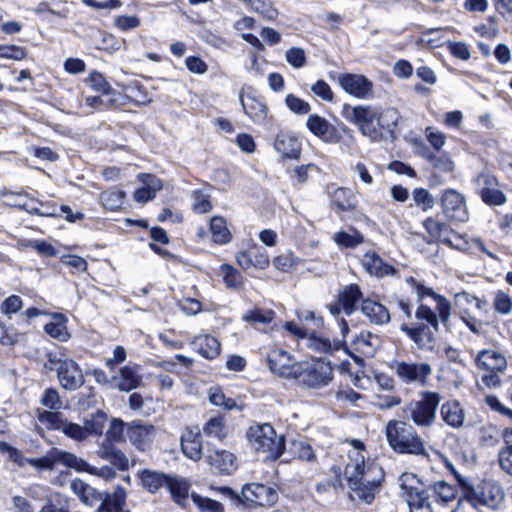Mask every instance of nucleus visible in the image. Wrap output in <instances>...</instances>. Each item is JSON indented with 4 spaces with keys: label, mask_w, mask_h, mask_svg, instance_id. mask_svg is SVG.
<instances>
[{
    "label": "nucleus",
    "mask_w": 512,
    "mask_h": 512,
    "mask_svg": "<svg viewBox=\"0 0 512 512\" xmlns=\"http://www.w3.org/2000/svg\"><path fill=\"white\" fill-rule=\"evenodd\" d=\"M350 445L349 461L344 470L350 499L371 504L379 493L385 476L384 471L374 460H365L364 444L361 441L354 439Z\"/></svg>",
    "instance_id": "obj_1"
},
{
    "label": "nucleus",
    "mask_w": 512,
    "mask_h": 512,
    "mask_svg": "<svg viewBox=\"0 0 512 512\" xmlns=\"http://www.w3.org/2000/svg\"><path fill=\"white\" fill-rule=\"evenodd\" d=\"M341 115L350 123L357 125L360 132L372 141H379L384 137L395 139V132L401 120L396 108L372 105L344 104Z\"/></svg>",
    "instance_id": "obj_2"
},
{
    "label": "nucleus",
    "mask_w": 512,
    "mask_h": 512,
    "mask_svg": "<svg viewBox=\"0 0 512 512\" xmlns=\"http://www.w3.org/2000/svg\"><path fill=\"white\" fill-rule=\"evenodd\" d=\"M385 435L389 446L396 453L428 456L422 437L406 421L390 420Z\"/></svg>",
    "instance_id": "obj_3"
},
{
    "label": "nucleus",
    "mask_w": 512,
    "mask_h": 512,
    "mask_svg": "<svg viewBox=\"0 0 512 512\" xmlns=\"http://www.w3.org/2000/svg\"><path fill=\"white\" fill-rule=\"evenodd\" d=\"M246 436L251 447L258 452L265 453L267 459H277L284 452L283 435H278L269 423L250 426Z\"/></svg>",
    "instance_id": "obj_4"
},
{
    "label": "nucleus",
    "mask_w": 512,
    "mask_h": 512,
    "mask_svg": "<svg viewBox=\"0 0 512 512\" xmlns=\"http://www.w3.org/2000/svg\"><path fill=\"white\" fill-rule=\"evenodd\" d=\"M441 399V395L437 392H421L420 399L413 400L405 406L403 412L406 419L412 421L419 428L433 426Z\"/></svg>",
    "instance_id": "obj_5"
},
{
    "label": "nucleus",
    "mask_w": 512,
    "mask_h": 512,
    "mask_svg": "<svg viewBox=\"0 0 512 512\" xmlns=\"http://www.w3.org/2000/svg\"><path fill=\"white\" fill-rule=\"evenodd\" d=\"M295 369L294 379L309 388L325 387L333 379V368L329 362L323 359L300 362Z\"/></svg>",
    "instance_id": "obj_6"
},
{
    "label": "nucleus",
    "mask_w": 512,
    "mask_h": 512,
    "mask_svg": "<svg viewBox=\"0 0 512 512\" xmlns=\"http://www.w3.org/2000/svg\"><path fill=\"white\" fill-rule=\"evenodd\" d=\"M504 498L505 493L501 485L491 479L482 480L477 485L473 484L465 497L475 508L485 506L492 510L499 509Z\"/></svg>",
    "instance_id": "obj_7"
},
{
    "label": "nucleus",
    "mask_w": 512,
    "mask_h": 512,
    "mask_svg": "<svg viewBox=\"0 0 512 512\" xmlns=\"http://www.w3.org/2000/svg\"><path fill=\"white\" fill-rule=\"evenodd\" d=\"M37 418L47 429L61 431L65 436L74 441L82 442L87 439L84 426L69 421L60 412L44 410L38 413Z\"/></svg>",
    "instance_id": "obj_8"
},
{
    "label": "nucleus",
    "mask_w": 512,
    "mask_h": 512,
    "mask_svg": "<svg viewBox=\"0 0 512 512\" xmlns=\"http://www.w3.org/2000/svg\"><path fill=\"white\" fill-rule=\"evenodd\" d=\"M156 433L155 426L143 420L128 422L127 440L138 451L145 452L150 450Z\"/></svg>",
    "instance_id": "obj_9"
},
{
    "label": "nucleus",
    "mask_w": 512,
    "mask_h": 512,
    "mask_svg": "<svg viewBox=\"0 0 512 512\" xmlns=\"http://www.w3.org/2000/svg\"><path fill=\"white\" fill-rule=\"evenodd\" d=\"M440 203L447 218L458 222L468 220L465 196L457 190L445 189L441 194Z\"/></svg>",
    "instance_id": "obj_10"
},
{
    "label": "nucleus",
    "mask_w": 512,
    "mask_h": 512,
    "mask_svg": "<svg viewBox=\"0 0 512 512\" xmlns=\"http://www.w3.org/2000/svg\"><path fill=\"white\" fill-rule=\"evenodd\" d=\"M396 375L406 384L419 383L425 385L432 373L430 364L420 362H396L394 366Z\"/></svg>",
    "instance_id": "obj_11"
},
{
    "label": "nucleus",
    "mask_w": 512,
    "mask_h": 512,
    "mask_svg": "<svg viewBox=\"0 0 512 512\" xmlns=\"http://www.w3.org/2000/svg\"><path fill=\"white\" fill-rule=\"evenodd\" d=\"M267 362L271 372L288 379H294L295 368L300 362L282 348H274L267 355Z\"/></svg>",
    "instance_id": "obj_12"
},
{
    "label": "nucleus",
    "mask_w": 512,
    "mask_h": 512,
    "mask_svg": "<svg viewBox=\"0 0 512 512\" xmlns=\"http://www.w3.org/2000/svg\"><path fill=\"white\" fill-rule=\"evenodd\" d=\"M342 89L358 99H368L373 95V83L367 77L360 74L346 73L338 77Z\"/></svg>",
    "instance_id": "obj_13"
},
{
    "label": "nucleus",
    "mask_w": 512,
    "mask_h": 512,
    "mask_svg": "<svg viewBox=\"0 0 512 512\" xmlns=\"http://www.w3.org/2000/svg\"><path fill=\"white\" fill-rule=\"evenodd\" d=\"M362 298V291L358 284L352 283L344 286L337 295V302L329 306L331 314L337 316L342 311L351 315L356 310V304Z\"/></svg>",
    "instance_id": "obj_14"
},
{
    "label": "nucleus",
    "mask_w": 512,
    "mask_h": 512,
    "mask_svg": "<svg viewBox=\"0 0 512 512\" xmlns=\"http://www.w3.org/2000/svg\"><path fill=\"white\" fill-rule=\"evenodd\" d=\"M407 283L416 294L417 301L421 302L426 297H431L436 301V310L442 322H447L451 313V304L443 296L438 295L432 288L416 281L413 277L407 278Z\"/></svg>",
    "instance_id": "obj_15"
},
{
    "label": "nucleus",
    "mask_w": 512,
    "mask_h": 512,
    "mask_svg": "<svg viewBox=\"0 0 512 512\" xmlns=\"http://www.w3.org/2000/svg\"><path fill=\"white\" fill-rule=\"evenodd\" d=\"M57 377L61 387L68 391L80 388L85 382L82 370L72 359L62 362V365L57 367Z\"/></svg>",
    "instance_id": "obj_16"
},
{
    "label": "nucleus",
    "mask_w": 512,
    "mask_h": 512,
    "mask_svg": "<svg viewBox=\"0 0 512 512\" xmlns=\"http://www.w3.org/2000/svg\"><path fill=\"white\" fill-rule=\"evenodd\" d=\"M242 498L258 506H269L277 501L278 494L271 487L252 483L242 488Z\"/></svg>",
    "instance_id": "obj_17"
},
{
    "label": "nucleus",
    "mask_w": 512,
    "mask_h": 512,
    "mask_svg": "<svg viewBox=\"0 0 512 512\" xmlns=\"http://www.w3.org/2000/svg\"><path fill=\"white\" fill-rule=\"evenodd\" d=\"M401 330L404 331L420 349H431L435 342V330L426 326L424 323H417L415 326L403 324Z\"/></svg>",
    "instance_id": "obj_18"
},
{
    "label": "nucleus",
    "mask_w": 512,
    "mask_h": 512,
    "mask_svg": "<svg viewBox=\"0 0 512 512\" xmlns=\"http://www.w3.org/2000/svg\"><path fill=\"white\" fill-rule=\"evenodd\" d=\"M362 266L366 272L377 278L396 275L397 270L386 263L376 252L368 251L362 259Z\"/></svg>",
    "instance_id": "obj_19"
},
{
    "label": "nucleus",
    "mask_w": 512,
    "mask_h": 512,
    "mask_svg": "<svg viewBox=\"0 0 512 512\" xmlns=\"http://www.w3.org/2000/svg\"><path fill=\"white\" fill-rule=\"evenodd\" d=\"M206 460L209 465L220 473L231 474L237 468L236 456L227 450H208Z\"/></svg>",
    "instance_id": "obj_20"
},
{
    "label": "nucleus",
    "mask_w": 512,
    "mask_h": 512,
    "mask_svg": "<svg viewBox=\"0 0 512 512\" xmlns=\"http://www.w3.org/2000/svg\"><path fill=\"white\" fill-rule=\"evenodd\" d=\"M181 450L183 454L191 460L198 461L202 457V436L200 430L196 428L186 429L181 435Z\"/></svg>",
    "instance_id": "obj_21"
},
{
    "label": "nucleus",
    "mask_w": 512,
    "mask_h": 512,
    "mask_svg": "<svg viewBox=\"0 0 512 512\" xmlns=\"http://www.w3.org/2000/svg\"><path fill=\"white\" fill-rule=\"evenodd\" d=\"M114 442L115 441L105 438L99 445L97 455L100 458L109 461L118 469L127 470L129 467V459L115 446Z\"/></svg>",
    "instance_id": "obj_22"
},
{
    "label": "nucleus",
    "mask_w": 512,
    "mask_h": 512,
    "mask_svg": "<svg viewBox=\"0 0 512 512\" xmlns=\"http://www.w3.org/2000/svg\"><path fill=\"white\" fill-rule=\"evenodd\" d=\"M274 148L284 158L297 160L301 155V143L288 133L279 132L274 140Z\"/></svg>",
    "instance_id": "obj_23"
},
{
    "label": "nucleus",
    "mask_w": 512,
    "mask_h": 512,
    "mask_svg": "<svg viewBox=\"0 0 512 512\" xmlns=\"http://www.w3.org/2000/svg\"><path fill=\"white\" fill-rule=\"evenodd\" d=\"M404 488L409 489L407 502L410 512H433L429 495L422 484L419 486L404 484Z\"/></svg>",
    "instance_id": "obj_24"
},
{
    "label": "nucleus",
    "mask_w": 512,
    "mask_h": 512,
    "mask_svg": "<svg viewBox=\"0 0 512 512\" xmlns=\"http://www.w3.org/2000/svg\"><path fill=\"white\" fill-rule=\"evenodd\" d=\"M363 315L375 325L386 324L390 321L388 309L381 303L372 299H363L361 304Z\"/></svg>",
    "instance_id": "obj_25"
},
{
    "label": "nucleus",
    "mask_w": 512,
    "mask_h": 512,
    "mask_svg": "<svg viewBox=\"0 0 512 512\" xmlns=\"http://www.w3.org/2000/svg\"><path fill=\"white\" fill-rule=\"evenodd\" d=\"M440 416L452 428H461L465 421V411L456 400H448L441 405Z\"/></svg>",
    "instance_id": "obj_26"
},
{
    "label": "nucleus",
    "mask_w": 512,
    "mask_h": 512,
    "mask_svg": "<svg viewBox=\"0 0 512 512\" xmlns=\"http://www.w3.org/2000/svg\"><path fill=\"white\" fill-rule=\"evenodd\" d=\"M476 364L485 371H505L507 360L500 352L495 350H483L476 357Z\"/></svg>",
    "instance_id": "obj_27"
},
{
    "label": "nucleus",
    "mask_w": 512,
    "mask_h": 512,
    "mask_svg": "<svg viewBox=\"0 0 512 512\" xmlns=\"http://www.w3.org/2000/svg\"><path fill=\"white\" fill-rule=\"evenodd\" d=\"M166 487L173 501L177 505L185 507L189 498V481L183 477L169 475Z\"/></svg>",
    "instance_id": "obj_28"
},
{
    "label": "nucleus",
    "mask_w": 512,
    "mask_h": 512,
    "mask_svg": "<svg viewBox=\"0 0 512 512\" xmlns=\"http://www.w3.org/2000/svg\"><path fill=\"white\" fill-rule=\"evenodd\" d=\"M240 102L244 113L254 122L262 123L268 113L267 106L258 98L248 95L246 98L240 93Z\"/></svg>",
    "instance_id": "obj_29"
},
{
    "label": "nucleus",
    "mask_w": 512,
    "mask_h": 512,
    "mask_svg": "<svg viewBox=\"0 0 512 512\" xmlns=\"http://www.w3.org/2000/svg\"><path fill=\"white\" fill-rule=\"evenodd\" d=\"M379 345V337L367 331L361 332L351 343L354 351L365 357H373Z\"/></svg>",
    "instance_id": "obj_30"
},
{
    "label": "nucleus",
    "mask_w": 512,
    "mask_h": 512,
    "mask_svg": "<svg viewBox=\"0 0 512 512\" xmlns=\"http://www.w3.org/2000/svg\"><path fill=\"white\" fill-rule=\"evenodd\" d=\"M126 491L117 487L112 494L102 493V499L97 512H124Z\"/></svg>",
    "instance_id": "obj_31"
},
{
    "label": "nucleus",
    "mask_w": 512,
    "mask_h": 512,
    "mask_svg": "<svg viewBox=\"0 0 512 512\" xmlns=\"http://www.w3.org/2000/svg\"><path fill=\"white\" fill-rule=\"evenodd\" d=\"M192 344L197 352L206 359L216 358L221 351L220 342L209 334L196 336Z\"/></svg>",
    "instance_id": "obj_32"
},
{
    "label": "nucleus",
    "mask_w": 512,
    "mask_h": 512,
    "mask_svg": "<svg viewBox=\"0 0 512 512\" xmlns=\"http://www.w3.org/2000/svg\"><path fill=\"white\" fill-rule=\"evenodd\" d=\"M454 301L461 319H467L469 314H473L476 310H481L486 304L484 301L467 292L457 293Z\"/></svg>",
    "instance_id": "obj_33"
},
{
    "label": "nucleus",
    "mask_w": 512,
    "mask_h": 512,
    "mask_svg": "<svg viewBox=\"0 0 512 512\" xmlns=\"http://www.w3.org/2000/svg\"><path fill=\"white\" fill-rule=\"evenodd\" d=\"M70 487L72 491L79 497L81 502L90 507L95 506L102 499L101 492L96 491V489L81 479H74L71 482Z\"/></svg>",
    "instance_id": "obj_34"
},
{
    "label": "nucleus",
    "mask_w": 512,
    "mask_h": 512,
    "mask_svg": "<svg viewBox=\"0 0 512 512\" xmlns=\"http://www.w3.org/2000/svg\"><path fill=\"white\" fill-rule=\"evenodd\" d=\"M113 380L117 388L123 392H129L136 389L141 384V377L137 374L136 370L130 366H124L120 369L119 375L114 376Z\"/></svg>",
    "instance_id": "obj_35"
},
{
    "label": "nucleus",
    "mask_w": 512,
    "mask_h": 512,
    "mask_svg": "<svg viewBox=\"0 0 512 512\" xmlns=\"http://www.w3.org/2000/svg\"><path fill=\"white\" fill-rule=\"evenodd\" d=\"M306 127L317 137L329 141L332 139L335 128L325 118L319 115H310L306 121Z\"/></svg>",
    "instance_id": "obj_36"
},
{
    "label": "nucleus",
    "mask_w": 512,
    "mask_h": 512,
    "mask_svg": "<svg viewBox=\"0 0 512 512\" xmlns=\"http://www.w3.org/2000/svg\"><path fill=\"white\" fill-rule=\"evenodd\" d=\"M139 477L145 489L156 493L161 487L166 486L169 475L146 469L139 474Z\"/></svg>",
    "instance_id": "obj_37"
},
{
    "label": "nucleus",
    "mask_w": 512,
    "mask_h": 512,
    "mask_svg": "<svg viewBox=\"0 0 512 512\" xmlns=\"http://www.w3.org/2000/svg\"><path fill=\"white\" fill-rule=\"evenodd\" d=\"M503 438L505 445L499 451V465L503 471L512 476V429H504Z\"/></svg>",
    "instance_id": "obj_38"
},
{
    "label": "nucleus",
    "mask_w": 512,
    "mask_h": 512,
    "mask_svg": "<svg viewBox=\"0 0 512 512\" xmlns=\"http://www.w3.org/2000/svg\"><path fill=\"white\" fill-rule=\"evenodd\" d=\"M210 230L212 240L216 244H226L231 240V232L227 228L226 221L219 216H214L210 220Z\"/></svg>",
    "instance_id": "obj_39"
},
{
    "label": "nucleus",
    "mask_w": 512,
    "mask_h": 512,
    "mask_svg": "<svg viewBox=\"0 0 512 512\" xmlns=\"http://www.w3.org/2000/svg\"><path fill=\"white\" fill-rule=\"evenodd\" d=\"M108 416L101 410L96 411L89 418L84 421V430H86V437L90 435L99 436L103 433Z\"/></svg>",
    "instance_id": "obj_40"
},
{
    "label": "nucleus",
    "mask_w": 512,
    "mask_h": 512,
    "mask_svg": "<svg viewBox=\"0 0 512 512\" xmlns=\"http://www.w3.org/2000/svg\"><path fill=\"white\" fill-rule=\"evenodd\" d=\"M203 432L208 437L224 439L228 434V427L223 416L210 418L203 426Z\"/></svg>",
    "instance_id": "obj_41"
},
{
    "label": "nucleus",
    "mask_w": 512,
    "mask_h": 512,
    "mask_svg": "<svg viewBox=\"0 0 512 512\" xmlns=\"http://www.w3.org/2000/svg\"><path fill=\"white\" fill-rule=\"evenodd\" d=\"M54 321L47 323L44 330L51 337L60 341H66L69 338V333L66 327V319L62 314H55Z\"/></svg>",
    "instance_id": "obj_42"
},
{
    "label": "nucleus",
    "mask_w": 512,
    "mask_h": 512,
    "mask_svg": "<svg viewBox=\"0 0 512 512\" xmlns=\"http://www.w3.org/2000/svg\"><path fill=\"white\" fill-rule=\"evenodd\" d=\"M57 454L59 464H62L68 468L75 469L78 472L88 473L90 464L83 458H80L71 452L63 451L60 449H58Z\"/></svg>",
    "instance_id": "obj_43"
},
{
    "label": "nucleus",
    "mask_w": 512,
    "mask_h": 512,
    "mask_svg": "<svg viewBox=\"0 0 512 512\" xmlns=\"http://www.w3.org/2000/svg\"><path fill=\"white\" fill-rule=\"evenodd\" d=\"M331 202L340 211H351L355 208L351 192L345 188H337L332 194Z\"/></svg>",
    "instance_id": "obj_44"
},
{
    "label": "nucleus",
    "mask_w": 512,
    "mask_h": 512,
    "mask_svg": "<svg viewBox=\"0 0 512 512\" xmlns=\"http://www.w3.org/2000/svg\"><path fill=\"white\" fill-rule=\"evenodd\" d=\"M125 192L117 189L107 190L100 194V201L107 210L115 211L122 207Z\"/></svg>",
    "instance_id": "obj_45"
},
{
    "label": "nucleus",
    "mask_w": 512,
    "mask_h": 512,
    "mask_svg": "<svg viewBox=\"0 0 512 512\" xmlns=\"http://www.w3.org/2000/svg\"><path fill=\"white\" fill-rule=\"evenodd\" d=\"M436 500L441 503H449L456 499L457 489L446 481H437L433 485Z\"/></svg>",
    "instance_id": "obj_46"
},
{
    "label": "nucleus",
    "mask_w": 512,
    "mask_h": 512,
    "mask_svg": "<svg viewBox=\"0 0 512 512\" xmlns=\"http://www.w3.org/2000/svg\"><path fill=\"white\" fill-rule=\"evenodd\" d=\"M307 346L317 352L330 353L333 350H339L343 344L339 341L332 344L326 338H320L311 334L307 337Z\"/></svg>",
    "instance_id": "obj_47"
},
{
    "label": "nucleus",
    "mask_w": 512,
    "mask_h": 512,
    "mask_svg": "<svg viewBox=\"0 0 512 512\" xmlns=\"http://www.w3.org/2000/svg\"><path fill=\"white\" fill-rule=\"evenodd\" d=\"M415 318L419 323H424L426 326H430L433 330L438 331L439 325V314H436L430 307L424 304H420L415 312Z\"/></svg>",
    "instance_id": "obj_48"
},
{
    "label": "nucleus",
    "mask_w": 512,
    "mask_h": 512,
    "mask_svg": "<svg viewBox=\"0 0 512 512\" xmlns=\"http://www.w3.org/2000/svg\"><path fill=\"white\" fill-rule=\"evenodd\" d=\"M220 271L223 281L229 289H238L243 284V277L241 273L229 264L220 266Z\"/></svg>",
    "instance_id": "obj_49"
},
{
    "label": "nucleus",
    "mask_w": 512,
    "mask_h": 512,
    "mask_svg": "<svg viewBox=\"0 0 512 512\" xmlns=\"http://www.w3.org/2000/svg\"><path fill=\"white\" fill-rule=\"evenodd\" d=\"M334 241L340 246H344L346 248H355L364 241V237L357 230H352L351 233L340 231L335 234Z\"/></svg>",
    "instance_id": "obj_50"
},
{
    "label": "nucleus",
    "mask_w": 512,
    "mask_h": 512,
    "mask_svg": "<svg viewBox=\"0 0 512 512\" xmlns=\"http://www.w3.org/2000/svg\"><path fill=\"white\" fill-rule=\"evenodd\" d=\"M127 427L128 422H124L120 418H113L105 438L115 442L125 441L127 439Z\"/></svg>",
    "instance_id": "obj_51"
},
{
    "label": "nucleus",
    "mask_w": 512,
    "mask_h": 512,
    "mask_svg": "<svg viewBox=\"0 0 512 512\" xmlns=\"http://www.w3.org/2000/svg\"><path fill=\"white\" fill-rule=\"evenodd\" d=\"M191 499L197 506L199 512H224L223 505L211 498L203 497L197 493H192Z\"/></svg>",
    "instance_id": "obj_52"
},
{
    "label": "nucleus",
    "mask_w": 512,
    "mask_h": 512,
    "mask_svg": "<svg viewBox=\"0 0 512 512\" xmlns=\"http://www.w3.org/2000/svg\"><path fill=\"white\" fill-rule=\"evenodd\" d=\"M58 448H52L45 456L40 458H30L28 463L37 469L52 470L59 464L58 462Z\"/></svg>",
    "instance_id": "obj_53"
},
{
    "label": "nucleus",
    "mask_w": 512,
    "mask_h": 512,
    "mask_svg": "<svg viewBox=\"0 0 512 512\" xmlns=\"http://www.w3.org/2000/svg\"><path fill=\"white\" fill-rule=\"evenodd\" d=\"M482 201L489 206H500L506 202L505 194L498 187L480 189Z\"/></svg>",
    "instance_id": "obj_54"
},
{
    "label": "nucleus",
    "mask_w": 512,
    "mask_h": 512,
    "mask_svg": "<svg viewBox=\"0 0 512 512\" xmlns=\"http://www.w3.org/2000/svg\"><path fill=\"white\" fill-rule=\"evenodd\" d=\"M412 199L425 212L431 210L435 204L434 197L424 188H415L412 191Z\"/></svg>",
    "instance_id": "obj_55"
},
{
    "label": "nucleus",
    "mask_w": 512,
    "mask_h": 512,
    "mask_svg": "<svg viewBox=\"0 0 512 512\" xmlns=\"http://www.w3.org/2000/svg\"><path fill=\"white\" fill-rule=\"evenodd\" d=\"M126 41H118L112 34L99 32V42L97 48L108 52H115L121 49L122 45H125Z\"/></svg>",
    "instance_id": "obj_56"
},
{
    "label": "nucleus",
    "mask_w": 512,
    "mask_h": 512,
    "mask_svg": "<svg viewBox=\"0 0 512 512\" xmlns=\"http://www.w3.org/2000/svg\"><path fill=\"white\" fill-rule=\"evenodd\" d=\"M245 3L255 12L272 20L277 16V11L272 7L268 0H246Z\"/></svg>",
    "instance_id": "obj_57"
},
{
    "label": "nucleus",
    "mask_w": 512,
    "mask_h": 512,
    "mask_svg": "<svg viewBox=\"0 0 512 512\" xmlns=\"http://www.w3.org/2000/svg\"><path fill=\"white\" fill-rule=\"evenodd\" d=\"M292 453L301 460L314 461L316 456L312 447L303 440H296L291 443Z\"/></svg>",
    "instance_id": "obj_58"
},
{
    "label": "nucleus",
    "mask_w": 512,
    "mask_h": 512,
    "mask_svg": "<svg viewBox=\"0 0 512 512\" xmlns=\"http://www.w3.org/2000/svg\"><path fill=\"white\" fill-rule=\"evenodd\" d=\"M274 318L271 310L254 309L243 315L242 319L249 323L268 324Z\"/></svg>",
    "instance_id": "obj_59"
},
{
    "label": "nucleus",
    "mask_w": 512,
    "mask_h": 512,
    "mask_svg": "<svg viewBox=\"0 0 512 512\" xmlns=\"http://www.w3.org/2000/svg\"><path fill=\"white\" fill-rule=\"evenodd\" d=\"M41 404L53 410L52 412H59L63 406V403L59 397V393L54 388H48L44 391L41 398Z\"/></svg>",
    "instance_id": "obj_60"
},
{
    "label": "nucleus",
    "mask_w": 512,
    "mask_h": 512,
    "mask_svg": "<svg viewBox=\"0 0 512 512\" xmlns=\"http://www.w3.org/2000/svg\"><path fill=\"white\" fill-rule=\"evenodd\" d=\"M193 200V210L197 213H207L212 209L209 196L201 190H194L191 194Z\"/></svg>",
    "instance_id": "obj_61"
},
{
    "label": "nucleus",
    "mask_w": 512,
    "mask_h": 512,
    "mask_svg": "<svg viewBox=\"0 0 512 512\" xmlns=\"http://www.w3.org/2000/svg\"><path fill=\"white\" fill-rule=\"evenodd\" d=\"M286 106L294 113L299 115L308 114L311 110V107L308 102L300 99L299 97L288 94L285 98Z\"/></svg>",
    "instance_id": "obj_62"
},
{
    "label": "nucleus",
    "mask_w": 512,
    "mask_h": 512,
    "mask_svg": "<svg viewBox=\"0 0 512 512\" xmlns=\"http://www.w3.org/2000/svg\"><path fill=\"white\" fill-rule=\"evenodd\" d=\"M209 400L211 404L227 410H232L236 406L235 401L231 398H226L219 388H211L209 390Z\"/></svg>",
    "instance_id": "obj_63"
},
{
    "label": "nucleus",
    "mask_w": 512,
    "mask_h": 512,
    "mask_svg": "<svg viewBox=\"0 0 512 512\" xmlns=\"http://www.w3.org/2000/svg\"><path fill=\"white\" fill-rule=\"evenodd\" d=\"M494 308L498 313L508 315L512 310V299L507 293L498 291L494 298Z\"/></svg>",
    "instance_id": "obj_64"
}]
</instances>
